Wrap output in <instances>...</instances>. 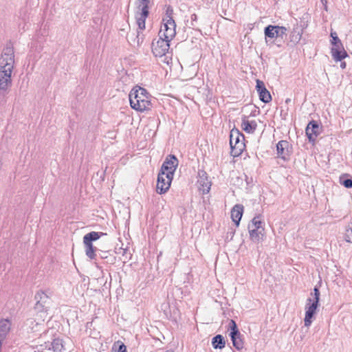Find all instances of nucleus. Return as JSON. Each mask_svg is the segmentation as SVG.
<instances>
[{
  "label": "nucleus",
  "mask_w": 352,
  "mask_h": 352,
  "mask_svg": "<svg viewBox=\"0 0 352 352\" xmlns=\"http://www.w3.org/2000/svg\"><path fill=\"white\" fill-rule=\"evenodd\" d=\"M14 64V49L12 46H6L0 58V90L3 92H7L12 85Z\"/></svg>",
  "instance_id": "f257e3e1"
},
{
  "label": "nucleus",
  "mask_w": 352,
  "mask_h": 352,
  "mask_svg": "<svg viewBox=\"0 0 352 352\" xmlns=\"http://www.w3.org/2000/svg\"><path fill=\"white\" fill-rule=\"evenodd\" d=\"M130 105L138 111L148 110L151 107L150 96L147 91L140 87H134L129 94Z\"/></svg>",
  "instance_id": "f03ea898"
},
{
  "label": "nucleus",
  "mask_w": 352,
  "mask_h": 352,
  "mask_svg": "<svg viewBox=\"0 0 352 352\" xmlns=\"http://www.w3.org/2000/svg\"><path fill=\"white\" fill-rule=\"evenodd\" d=\"M173 10L170 8L167 9L166 18L163 19V23L161 25L158 36L160 37L172 40L176 34V24L173 17L170 16Z\"/></svg>",
  "instance_id": "7ed1b4c3"
},
{
  "label": "nucleus",
  "mask_w": 352,
  "mask_h": 352,
  "mask_svg": "<svg viewBox=\"0 0 352 352\" xmlns=\"http://www.w3.org/2000/svg\"><path fill=\"white\" fill-rule=\"evenodd\" d=\"M34 318L28 319L27 322L33 331H40V327L43 325L44 321L48 317L49 309L43 308L40 304H36L34 306Z\"/></svg>",
  "instance_id": "20e7f679"
},
{
  "label": "nucleus",
  "mask_w": 352,
  "mask_h": 352,
  "mask_svg": "<svg viewBox=\"0 0 352 352\" xmlns=\"http://www.w3.org/2000/svg\"><path fill=\"white\" fill-rule=\"evenodd\" d=\"M104 232H91L83 237V244L85 248V254L90 259H94L96 256L97 248L93 245L92 242L99 239L102 236L106 235Z\"/></svg>",
  "instance_id": "39448f33"
},
{
  "label": "nucleus",
  "mask_w": 352,
  "mask_h": 352,
  "mask_svg": "<svg viewBox=\"0 0 352 352\" xmlns=\"http://www.w3.org/2000/svg\"><path fill=\"white\" fill-rule=\"evenodd\" d=\"M244 135L238 129H232L230 133V145L234 155H239L245 147Z\"/></svg>",
  "instance_id": "423d86ee"
},
{
  "label": "nucleus",
  "mask_w": 352,
  "mask_h": 352,
  "mask_svg": "<svg viewBox=\"0 0 352 352\" xmlns=\"http://www.w3.org/2000/svg\"><path fill=\"white\" fill-rule=\"evenodd\" d=\"M171 40L160 37L157 40H154L152 43V52L156 57H165L167 58L166 54L168 53L170 48L169 42Z\"/></svg>",
  "instance_id": "0eeeda50"
},
{
  "label": "nucleus",
  "mask_w": 352,
  "mask_h": 352,
  "mask_svg": "<svg viewBox=\"0 0 352 352\" xmlns=\"http://www.w3.org/2000/svg\"><path fill=\"white\" fill-rule=\"evenodd\" d=\"M228 330L230 331V336L231 338L233 346L237 350H241L244 346V343L241 338L242 335L239 332L237 325L234 320H230L228 324Z\"/></svg>",
  "instance_id": "6e6552de"
},
{
  "label": "nucleus",
  "mask_w": 352,
  "mask_h": 352,
  "mask_svg": "<svg viewBox=\"0 0 352 352\" xmlns=\"http://www.w3.org/2000/svg\"><path fill=\"white\" fill-rule=\"evenodd\" d=\"M173 176L160 172L157 176V192L160 194L165 193L170 188Z\"/></svg>",
  "instance_id": "1a4fd4ad"
},
{
  "label": "nucleus",
  "mask_w": 352,
  "mask_h": 352,
  "mask_svg": "<svg viewBox=\"0 0 352 352\" xmlns=\"http://www.w3.org/2000/svg\"><path fill=\"white\" fill-rule=\"evenodd\" d=\"M287 30L285 27L278 25H269L265 28L264 34L265 36V41L267 43L268 41L267 38H274L281 37L286 35Z\"/></svg>",
  "instance_id": "9d476101"
},
{
  "label": "nucleus",
  "mask_w": 352,
  "mask_h": 352,
  "mask_svg": "<svg viewBox=\"0 0 352 352\" xmlns=\"http://www.w3.org/2000/svg\"><path fill=\"white\" fill-rule=\"evenodd\" d=\"M319 305L311 302V298H309L307 300L305 305V316L304 319L305 326L309 327L313 322L314 316L316 314Z\"/></svg>",
  "instance_id": "9b49d317"
},
{
  "label": "nucleus",
  "mask_w": 352,
  "mask_h": 352,
  "mask_svg": "<svg viewBox=\"0 0 352 352\" xmlns=\"http://www.w3.org/2000/svg\"><path fill=\"white\" fill-rule=\"evenodd\" d=\"M36 349L38 351L53 350L54 352H60L63 349V344L62 340L55 338L52 342H45L44 344L36 346Z\"/></svg>",
  "instance_id": "f8f14e48"
},
{
  "label": "nucleus",
  "mask_w": 352,
  "mask_h": 352,
  "mask_svg": "<svg viewBox=\"0 0 352 352\" xmlns=\"http://www.w3.org/2000/svg\"><path fill=\"white\" fill-rule=\"evenodd\" d=\"M178 166V160L175 155H169L164 162L160 172L168 173L173 176L175 170Z\"/></svg>",
  "instance_id": "ddd939ff"
},
{
  "label": "nucleus",
  "mask_w": 352,
  "mask_h": 352,
  "mask_svg": "<svg viewBox=\"0 0 352 352\" xmlns=\"http://www.w3.org/2000/svg\"><path fill=\"white\" fill-rule=\"evenodd\" d=\"M331 54L336 61H341L347 56L346 52L344 50L342 43L339 42H331Z\"/></svg>",
  "instance_id": "4468645a"
},
{
  "label": "nucleus",
  "mask_w": 352,
  "mask_h": 352,
  "mask_svg": "<svg viewBox=\"0 0 352 352\" xmlns=\"http://www.w3.org/2000/svg\"><path fill=\"white\" fill-rule=\"evenodd\" d=\"M276 151L278 157L287 160L291 154L290 144L286 140H280L276 144Z\"/></svg>",
  "instance_id": "2eb2a0df"
},
{
  "label": "nucleus",
  "mask_w": 352,
  "mask_h": 352,
  "mask_svg": "<svg viewBox=\"0 0 352 352\" xmlns=\"http://www.w3.org/2000/svg\"><path fill=\"white\" fill-rule=\"evenodd\" d=\"M256 89L259 95V99L262 102L268 103L272 100V96L263 81L260 80H256Z\"/></svg>",
  "instance_id": "dca6fc26"
},
{
  "label": "nucleus",
  "mask_w": 352,
  "mask_h": 352,
  "mask_svg": "<svg viewBox=\"0 0 352 352\" xmlns=\"http://www.w3.org/2000/svg\"><path fill=\"white\" fill-rule=\"evenodd\" d=\"M198 188L202 192V194H206L210 191L211 184L208 181L207 174L205 171L199 172V179L197 180Z\"/></svg>",
  "instance_id": "f3484780"
},
{
  "label": "nucleus",
  "mask_w": 352,
  "mask_h": 352,
  "mask_svg": "<svg viewBox=\"0 0 352 352\" xmlns=\"http://www.w3.org/2000/svg\"><path fill=\"white\" fill-rule=\"evenodd\" d=\"M319 125L316 121L312 120L308 124L305 132L309 141H314L316 139L319 134Z\"/></svg>",
  "instance_id": "a211bd4d"
},
{
  "label": "nucleus",
  "mask_w": 352,
  "mask_h": 352,
  "mask_svg": "<svg viewBox=\"0 0 352 352\" xmlns=\"http://www.w3.org/2000/svg\"><path fill=\"white\" fill-rule=\"evenodd\" d=\"M242 129L248 133L252 134L257 128V123L255 120H249L246 116H243L241 122Z\"/></svg>",
  "instance_id": "6ab92c4d"
},
{
  "label": "nucleus",
  "mask_w": 352,
  "mask_h": 352,
  "mask_svg": "<svg viewBox=\"0 0 352 352\" xmlns=\"http://www.w3.org/2000/svg\"><path fill=\"white\" fill-rule=\"evenodd\" d=\"M303 32L302 28L298 24L294 25L293 30L289 35V42L294 45L297 44L301 39Z\"/></svg>",
  "instance_id": "aec40b11"
},
{
  "label": "nucleus",
  "mask_w": 352,
  "mask_h": 352,
  "mask_svg": "<svg viewBox=\"0 0 352 352\" xmlns=\"http://www.w3.org/2000/svg\"><path fill=\"white\" fill-rule=\"evenodd\" d=\"M34 298L36 300V304H40L43 308H50V299L45 292L39 291L35 294Z\"/></svg>",
  "instance_id": "412c9836"
},
{
  "label": "nucleus",
  "mask_w": 352,
  "mask_h": 352,
  "mask_svg": "<svg viewBox=\"0 0 352 352\" xmlns=\"http://www.w3.org/2000/svg\"><path fill=\"white\" fill-rule=\"evenodd\" d=\"M243 212V206L241 204L235 205L231 210V218L236 226L239 225V222Z\"/></svg>",
  "instance_id": "4be33fe9"
},
{
  "label": "nucleus",
  "mask_w": 352,
  "mask_h": 352,
  "mask_svg": "<svg viewBox=\"0 0 352 352\" xmlns=\"http://www.w3.org/2000/svg\"><path fill=\"white\" fill-rule=\"evenodd\" d=\"M126 38L131 45L139 46L144 41V35L139 30H137L136 36L134 33H129L127 34Z\"/></svg>",
  "instance_id": "5701e85b"
},
{
  "label": "nucleus",
  "mask_w": 352,
  "mask_h": 352,
  "mask_svg": "<svg viewBox=\"0 0 352 352\" xmlns=\"http://www.w3.org/2000/svg\"><path fill=\"white\" fill-rule=\"evenodd\" d=\"M148 15V12H146L145 14H143V12H136L135 19L136 23L138 26V30L140 32L144 30L145 29V21Z\"/></svg>",
  "instance_id": "b1692460"
},
{
  "label": "nucleus",
  "mask_w": 352,
  "mask_h": 352,
  "mask_svg": "<svg viewBox=\"0 0 352 352\" xmlns=\"http://www.w3.org/2000/svg\"><path fill=\"white\" fill-rule=\"evenodd\" d=\"M250 236L252 241H258L264 235V229H254L248 228Z\"/></svg>",
  "instance_id": "393cba45"
},
{
  "label": "nucleus",
  "mask_w": 352,
  "mask_h": 352,
  "mask_svg": "<svg viewBox=\"0 0 352 352\" xmlns=\"http://www.w3.org/2000/svg\"><path fill=\"white\" fill-rule=\"evenodd\" d=\"M212 345L214 349H222L225 347L226 341L223 336L217 335L212 339Z\"/></svg>",
  "instance_id": "a878e982"
},
{
  "label": "nucleus",
  "mask_w": 352,
  "mask_h": 352,
  "mask_svg": "<svg viewBox=\"0 0 352 352\" xmlns=\"http://www.w3.org/2000/svg\"><path fill=\"white\" fill-rule=\"evenodd\" d=\"M150 0H138V12H143L144 15L146 12H148V4Z\"/></svg>",
  "instance_id": "bb28decb"
},
{
  "label": "nucleus",
  "mask_w": 352,
  "mask_h": 352,
  "mask_svg": "<svg viewBox=\"0 0 352 352\" xmlns=\"http://www.w3.org/2000/svg\"><path fill=\"white\" fill-rule=\"evenodd\" d=\"M248 228L254 229H264L263 227V222L259 219L258 217L253 218L251 223H249Z\"/></svg>",
  "instance_id": "cd10ccee"
},
{
  "label": "nucleus",
  "mask_w": 352,
  "mask_h": 352,
  "mask_svg": "<svg viewBox=\"0 0 352 352\" xmlns=\"http://www.w3.org/2000/svg\"><path fill=\"white\" fill-rule=\"evenodd\" d=\"M344 239L346 242L352 243V222L348 225L346 229Z\"/></svg>",
  "instance_id": "c85d7f7f"
},
{
  "label": "nucleus",
  "mask_w": 352,
  "mask_h": 352,
  "mask_svg": "<svg viewBox=\"0 0 352 352\" xmlns=\"http://www.w3.org/2000/svg\"><path fill=\"white\" fill-rule=\"evenodd\" d=\"M320 295V294L319 289L317 287H314V293H311V296H313V298H311V302H313V303L316 302L317 305H319Z\"/></svg>",
  "instance_id": "c756f323"
},
{
  "label": "nucleus",
  "mask_w": 352,
  "mask_h": 352,
  "mask_svg": "<svg viewBox=\"0 0 352 352\" xmlns=\"http://www.w3.org/2000/svg\"><path fill=\"white\" fill-rule=\"evenodd\" d=\"M340 182L344 187L347 188H352V179L340 177Z\"/></svg>",
  "instance_id": "7c9ffc66"
},
{
  "label": "nucleus",
  "mask_w": 352,
  "mask_h": 352,
  "mask_svg": "<svg viewBox=\"0 0 352 352\" xmlns=\"http://www.w3.org/2000/svg\"><path fill=\"white\" fill-rule=\"evenodd\" d=\"M197 16L195 14H192L190 16V21H187V23H189V27L192 28H195L197 26Z\"/></svg>",
  "instance_id": "2f4dec72"
},
{
  "label": "nucleus",
  "mask_w": 352,
  "mask_h": 352,
  "mask_svg": "<svg viewBox=\"0 0 352 352\" xmlns=\"http://www.w3.org/2000/svg\"><path fill=\"white\" fill-rule=\"evenodd\" d=\"M331 37L332 38L331 42H339L341 41L340 39L338 38L337 33L336 32H331Z\"/></svg>",
  "instance_id": "473e14b6"
},
{
  "label": "nucleus",
  "mask_w": 352,
  "mask_h": 352,
  "mask_svg": "<svg viewBox=\"0 0 352 352\" xmlns=\"http://www.w3.org/2000/svg\"><path fill=\"white\" fill-rule=\"evenodd\" d=\"M117 352H126V346L124 344H120Z\"/></svg>",
  "instance_id": "72a5a7b5"
},
{
  "label": "nucleus",
  "mask_w": 352,
  "mask_h": 352,
  "mask_svg": "<svg viewBox=\"0 0 352 352\" xmlns=\"http://www.w3.org/2000/svg\"><path fill=\"white\" fill-rule=\"evenodd\" d=\"M340 67L342 68V69H344L346 67V63L344 62H342L340 64Z\"/></svg>",
  "instance_id": "f704fd0d"
}]
</instances>
